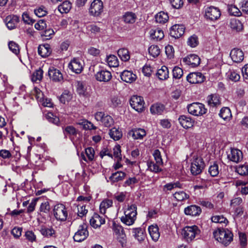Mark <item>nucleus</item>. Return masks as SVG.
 <instances>
[{
    "mask_svg": "<svg viewBox=\"0 0 248 248\" xmlns=\"http://www.w3.org/2000/svg\"><path fill=\"white\" fill-rule=\"evenodd\" d=\"M182 62L189 67L194 68L200 64L201 60L199 57L194 54L188 55L182 59Z\"/></svg>",
    "mask_w": 248,
    "mask_h": 248,
    "instance_id": "nucleus-8",
    "label": "nucleus"
},
{
    "mask_svg": "<svg viewBox=\"0 0 248 248\" xmlns=\"http://www.w3.org/2000/svg\"><path fill=\"white\" fill-rule=\"evenodd\" d=\"M19 21V19L18 16L15 15L8 16L4 19L6 26L9 30L15 29Z\"/></svg>",
    "mask_w": 248,
    "mask_h": 248,
    "instance_id": "nucleus-20",
    "label": "nucleus"
},
{
    "mask_svg": "<svg viewBox=\"0 0 248 248\" xmlns=\"http://www.w3.org/2000/svg\"><path fill=\"white\" fill-rule=\"evenodd\" d=\"M208 172L212 177L217 176L219 173V170L218 165L214 163L213 165H211L208 169Z\"/></svg>",
    "mask_w": 248,
    "mask_h": 248,
    "instance_id": "nucleus-55",
    "label": "nucleus"
},
{
    "mask_svg": "<svg viewBox=\"0 0 248 248\" xmlns=\"http://www.w3.org/2000/svg\"><path fill=\"white\" fill-rule=\"evenodd\" d=\"M205 76L201 72H192L186 76V80L191 84H198L203 82Z\"/></svg>",
    "mask_w": 248,
    "mask_h": 248,
    "instance_id": "nucleus-12",
    "label": "nucleus"
},
{
    "mask_svg": "<svg viewBox=\"0 0 248 248\" xmlns=\"http://www.w3.org/2000/svg\"><path fill=\"white\" fill-rule=\"evenodd\" d=\"M160 165H162V164H158L156 162L155 163L153 161H149L147 163L148 169L155 173H158L162 171V169L160 167Z\"/></svg>",
    "mask_w": 248,
    "mask_h": 248,
    "instance_id": "nucleus-45",
    "label": "nucleus"
},
{
    "mask_svg": "<svg viewBox=\"0 0 248 248\" xmlns=\"http://www.w3.org/2000/svg\"><path fill=\"white\" fill-rule=\"evenodd\" d=\"M109 134L110 137L114 140H118L122 137V132L119 128L113 127L109 130Z\"/></svg>",
    "mask_w": 248,
    "mask_h": 248,
    "instance_id": "nucleus-38",
    "label": "nucleus"
},
{
    "mask_svg": "<svg viewBox=\"0 0 248 248\" xmlns=\"http://www.w3.org/2000/svg\"><path fill=\"white\" fill-rule=\"evenodd\" d=\"M228 10L230 14L232 16H239L241 15V11L235 5H231L229 6Z\"/></svg>",
    "mask_w": 248,
    "mask_h": 248,
    "instance_id": "nucleus-54",
    "label": "nucleus"
},
{
    "mask_svg": "<svg viewBox=\"0 0 248 248\" xmlns=\"http://www.w3.org/2000/svg\"><path fill=\"white\" fill-rule=\"evenodd\" d=\"M132 232L134 237L139 241L141 242L144 240L145 234L144 233V230L140 228L133 229Z\"/></svg>",
    "mask_w": 248,
    "mask_h": 248,
    "instance_id": "nucleus-37",
    "label": "nucleus"
},
{
    "mask_svg": "<svg viewBox=\"0 0 248 248\" xmlns=\"http://www.w3.org/2000/svg\"><path fill=\"white\" fill-rule=\"evenodd\" d=\"M128 134L134 140H141L146 135V132L142 128L134 129L130 131Z\"/></svg>",
    "mask_w": 248,
    "mask_h": 248,
    "instance_id": "nucleus-24",
    "label": "nucleus"
},
{
    "mask_svg": "<svg viewBox=\"0 0 248 248\" xmlns=\"http://www.w3.org/2000/svg\"><path fill=\"white\" fill-rule=\"evenodd\" d=\"M10 50L14 54L17 55L19 52V48L18 45L13 41H10L8 44Z\"/></svg>",
    "mask_w": 248,
    "mask_h": 248,
    "instance_id": "nucleus-61",
    "label": "nucleus"
},
{
    "mask_svg": "<svg viewBox=\"0 0 248 248\" xmlns=\"http://www.w3.org/2000/svg\"><path fill=\"white\" fill-rule=\"evenodd\" d=\"M63 132L65 137L68 136L69 137L71 136H76L77 134V130L72 125L62 127Z\"/></svg>",
    "mask_w": 248,
    "mask_h": 248,
    "instance_id": "nucleus-36",
    "label": "nucleus"
},
{
    "mask_svg": "<svg viewBox=\"0 0 248 248\" xmlns=\"http://www.w3.org/2000/svg\"><path fill=\"white\" fill-rule=\"evenodd\" d=\"M68 67L75 73H80L83 70L82 61L78 58H74L69 63Z\"/></svg>",
    "mask_w": 248,
    "mask_h": 248,
    "instance_id": "nucleus-13",
    "label": "nucleus"
},
{
    "mask_svg": "<svg viewBox=\"0 0 248 248\" xmlns=\"http://www.w3.org/2000/svg\"><path fill=\"white\" fill-rule=\"evenodd\" d=\"M150 36L152 39L158 41L163 38L164 34L161 29L156 28L150 31Z\"/></svg>",
    "mask_w": 248,
    "mask_h": 248,
    "instance_id": "nucleus-34",
    "label": "nucleus"
},
{
    "mask_svg": "<svg viewBox=\"0 0 248 248\" xmlns=\"http://www.w3.org/2000/svg\"><path fill=\"white\" fill-rule=\"evenodd\" d=\"M178 121L180 124L186 129L191 128L194 124V121L190 117L186 115H181Z\"/></svg>",
    "mask_w": 248,
    "mask_h": 248,
    "instance_id": "nucleus-22",
    "label": "nucleus"
},
{
    "mask_svg": "<svg viewBox=\"0 0 248 248\" xmlns=\"http://www.w3.org/2000/svg\"><path fill=\"white\" fill-rule=\"evenodd\" d=\"M173 196L178 201H183L189 198V195L183 191L176 192Z\"/></svg>",
    "mask_w": 248,
    "mask_h": 248,
    "instance_id": "nucleus-50",
    "label": "nucleus"
},
{
    "mask_svg": "<svg viewBox=\"0 0 248 248\" xmlns=\"http://www.w3.org/2000/svg\"><path fill=\"white\" fill-rule=\"evenodd\" d=\"M97 80L103 82H108L110 80L112 76L111 73L107 70H101L95 74Z\"/></svg>",
    "mask_w": 248,
    "mask_h": 248,
    "instance_id": "nucleus-21",
    "label": "nucleus"
},
{
    "mask_svg": "<svg viewBox=\"0 0 248 248\" xmlns=\"http://www.w3.org/2000/svg\"><path fill=\"white\" fill-rule=\"evenodd\" d=\"M165 52L168 58L171 59L173 58L174 54V49L173 47L168 45L165 47Z\"/></svg>",
    "mask_w": 248,
    "mask_h": 248,
    "instance_id": "nucleus-63",
    "label": "nucleus"
},
{
    "mask_svg": "<svg viewBox=\"0 0 248 248\" xmlns=\"http://www.w3.org/2000/svg\"><path fill=\"white\" fill-rule=\"evenodd\" d=\"M113 201L112 200L105 199L100 204L99 210L100 213L104 216L106 213L107 209L112 206Z\"/></svg>",
    "mask_w": 248,
    "mask_h": 248,
    "instance_id": "nucleus-30",
    "label": "nucleus"
},
{
    "mask_svg": "<svg viewBox=\"0 0 248 248\" xmlns=\"http://www.w3.org/2000/svg\"><path fill=\"white\" fill-rule=\"evenodd\" d=\"M230 27L236 31H239L243 29V25L242 23L237 19H233L231 20Z\"/></svg>",
    "mask_w": 248,
    "mask_h": 248,
    "instance_id": "nucleus-44",
    "label": "nucleus"
},
{
    "mask_svg": "<svg viewBox=\"0 0 248 248\" xmlns=\"http://www.w3.org/2000/svg\"><path fill=\"white\" fill-rule=\"evenodd\" d=\"M71 7L72 4L69 1H65L58 6V9L61 13H67Z\"/></svg>",
    "mask_w": 248,
    "mask_h": 248,
    "instance_id": "nucleus-39",
    "label": "nucleus"
},
{
    "mask_svg": "<svg viewBox=\"0 0 248 248\" xmlns=\"http://www.w3.org/2000/svg\"><path fill=\"white\" fill-rule=\"evenodd\" d=\"M48 74L50 78L55 82L61 81L63 79L61 71L53 67L49 68Z\"/></svg>",
    "mask_w": 248,
    "mask_h": 248,
    "instance_id": "nucleus-18",
    "label": "nucleus"
},
{
    "mask_svg": "<svg viewBox=\"0 0 248 248\" xmlns=\"http://www.w3.org/2000/svg\"><path fill=\"white\" fill-rule=\"evenodd\" d=\"M230 55L233 62L236 63L242 62L244 58L243 52L242 50L237 48L232 49L230 52Z\"/></svg>",
    "mask_w": 248,
    "mask_h": 248,
    "instance_id": "nucleus-17",
    "label": "nucleus"
},
{
    "mask_svg": "<svg viewBox=\"0 0 248 248\" xmlns=\"http://www.w3.org/2000/svg\"><path fill=\"white\" fill-rule=\"evenodd\" d=\"M213 234L217 241L226 247L233 240V235L228 229L218 228L214 232Z\"/></svg>",
    "mask_w": 248,
    "mask_h": 248,
    "instance_id": "nucleus-1",
    "label": "nucleus"
},
{
    "mask_svg": "<svg viewBox=\"0 0 248 248\" xmlns=\"http://www.w3.org/2000/svg\"><path fill=\"white\" fill-rule=\"evenodd\" d=\"M89 235L86 224L80 225L78 231L75 233L73 239L75 241L80 242L85 240Z\"/></svg>",
    "mask_w": 248,
    "mask_h": 248,
    "instance_id": "nucleus-10",
    "label": "nucleus"
},
{
    "mask_svg": "<svg viewBox=\"0 0 248 248\" xmlns=\"http://www.w3.org/2000/svg\"><path fill=\"white\" fill-rule=\"evenodd\" d=\"M227 157L230 160L238 163L242 159V152L238 149L231 148L227 152Z\"/></svg>",
    "mask_w": 248,
    "mask_h": 248,
    "instance_id": "nucleus-14",
    "label": "nucleus"
},
{
    "mask_svg": "<svg viewBox=\"0 0 248 248\" xmlns=\"http://www.w3.org/2000/svg\"><path fill=\"white\" fill-rule=\"evenodd\" d=\"M95 152L93 148L88 147L85 149V154L87 157L84 155L81 154V157L83 160L86 162L92 161L94 157Z\"/></svg>",
    "mask_w": 248,
    "mask_h": 248,
    "instance_id": "nucleus-33",
    "label": "nucleus"
},
{
    "mask_svg": "<svg viewBox=\"0 0 248 248\" xmlns=\"http://www.w3.org/2000/svg\"><path fill=\"white\" fill-rule=\"evenodd\" d=\"M78 124L82 125L83 128L85 130H92L97 128L93 123L86 120H83L81 122L79 123Z\"/></svg>",
    "mask_w": 248,
    "mask_h": 248,
    "instance_id": "nucleus-49",
    "label": "nucleus"
},
{
    "mask_svg": "<svg viewBox=\"0 0 248 248\" xmlns=\"http://www.w3.org/2000/svg\"><path fill=\"white\" fill-rule=\"evenodd\" d=\"M121 78L122 80L127 83H132L135 81L137 76L132 71L124 70L121 74Z\"/></svg>",
    "mask_w": 248,
    "mask_h": 248,
    "instance_id": "nucleus-23",
    "label": "nucleus"
},
{
    "mask_svg": "<svg viewBox=\"0 0 248 248\" xmlns=\"http://www.w3.org/2000/svg\"><path fill=\"white\" fill-rule=\"evenodd\" d=\"M54 216L57 220L65 221L67 217L68 213L65 206L59 203L54 206L53 209Z\"/></svg>",
    "mask_w": 248,
    "mask_h": 248,
    "instance_id": "nucleus-5",
    "label": "nucleus"
},
{
    "mask_svg": "<svg viewBox=\"0 0 248 248\" xmlns=\"http://www.w3.org/2000/svg\"><path fill=\"white\" fill-rule=\"evenodd\" d=\"M155 21L159 23H165L168 19V14L164 12H160L157 14L155 16Z\"/></svg>",
    "mask_w": 248,
    "mask_h": 248,
    "instance_id": "nucleus-43",
    "label": "nucleus"
},
{
    "mask_svg": "<svg viewBox=\"0 0 248 248\" xmlns=\"http://www.w3.org/2000/svg\"><path fill=\"white\" fill-rule=\"evenodd\" d=\"M137 205L135 204L128 205L127 208L124 212V214L130 215L133 217H136L137 215Z\"/></svg>",
    "mask_w": 248,
    "mask_h": 248,
    "instance_id": "nucleus-42",
    "label": "nucleus"
},
{
    "mask_svg": "<svg viewBox=\"0 0 248 248\" xmlns=\"http://www.w3.org/2000/svg\"><path fill=\"white\" fill-rule=\"evenodd\" d=\"M184 212L186 215L197 217L201 214L202 209L200 206L196 205H191L185 208Z\"/></svg>",
    "mask_w": 248,
    "mask_h": 248,
    "instance_id": "nucleus-19",
    "label": "nucleus"
},
{
    "mask_svg": "<svg viewBox=\"0 0 248 248\" xmlns=\"http://www.w3.org/2000/svg\"><path fill=\"white\" fill-rule=\"evenodd\" d=\"M156 76L160 80H166L169 76V72L168 67L166 66H162L161 68L157 70L156 74Z\"/></svg>",
    "mask_w": 248,
    "mask_h": 248,
    "instance_id": "nucleus-31",
    "label": "nucleus"
},
{
    "mask_svg": "<svg viewBox=\"0 0 248 248\" xmlns=\"http://www.w3.org/2000/svg\"><path fill=\"white\" fill-rule=\"evenodd\" d=\"M113 150V154L112 156H113L117 160L121 161L122 160L121 146L119 145H116Z\"/></svg>",
    "mask_w": 248,
    "mask_h": 248,
    "instance_id": "nucleus-58",
    "label": "nucleus"
},
{
    "mask_svg": "<svg viewBox=\"0 0 248 248\" xmlns=\"http://www.w3.org/2000/svg\"><path fill=\"white\" fill-rule=\"evenodd\" d=\"M38 53L42 57H48L51 53L50 45L48 44L39 45L38 47Z\"/></svg>",
    "mask_w": 248,
    "mask_h": 248,
    "instance_id": "nucleus-27",
    "label": "nucleus"
},
{
    "mask_svg": "<svg viewBox=\"0 0 248 248\" xmlns=\"http://www.w3.org/2000/svg\"><path fill=\"white\" fill-rule=\"evenodd\" d=\"M188 112L194 116H202L207 112L204 104L199 102H194L187 106Z\"/></svg>",
    "mask_w": 248,
    "mask_h": 248,
    "instance_id": "nucleus-3",
    "label": "nucleus"
},
{
    "mask_svg": "<svg viewBox=\"0 0 248 248\" xmlns=\"http://www.w3.org/2000/svg\"><path fill=\"white\" fill-rule=\"evenodd\" d=\"M41 234L47 238L55 237L56 232L52 227L42 226L40 230Z\"/></svg>",
    "mask_w": 248,
    "mask_h": 248,
    "instance_id": "nucleus-26",
    "label": "nucleus"
},
{
    "mask_svg": "<svg viewBox=\"0 0 248 248\" xmlns=\"http://www.w3.org/2000/svg\"><path fill=\"white\" fill-rule=\"evenodd\" d=\"M149 54L154 58L157 57L160 53V50L159 47L156 45H152L148 48Z\"/></svg>",
    "mask_w": 248,
    "mask_h": 248,
    "instance_id": "nucleus-51",
    "label": "nucleus"
},
{
    "mask_svg": "<svg viewBox=\"0 0 248 248\" xmlns=\"http://www.w3.org/2000/svg\"><path fill=\"white\" fill-rule=\"evenodd\" d=\"M87 30L93 34L100 32L101 28L95 24H91L86 26Z\"/></svg>",
    "mask_w": 248,
    "mask_h": 248,
    "instance_id": "nucleus-59",
    "label": "nucleus"
},
{
    "mask_svg": "<svg viewBox=\"0 0 248 248\" xmlns=\"http://www.w3.org/2000/svg\"><path fill=\"white\" fill-rule=\"evenodd\" d=\"M130 104L133 108L139 112H141L144 110V102L141 96H132L130 100Z\"/></svg>",
    "mask_w": 248,
    "mask_h": 248,
    "instance_id": "nucleus-7",
    "label": "nucleus"
},
{
    "mask_svg": "<svg viewBox=\"0 0 248 248\" xmlns=\"http://www.w3.org/2000/svg\"><path fill=\"white\" fill-rule=\"evenodd\" d=\"M94 117L96 120L101 121L106 127H109L113 124L112 118L108 115H105L104 112H97L95 114Z\"/></svg>",
    "mask_w": 248,
    "mask_h": 248,
    "instance_id": "nucleus-9",
    "label": "nucleus"
},
{
    "mask_svg": "<svg viewBox=\"0 0 248 248\" xmlns=\"http://www.w3.org/2000/svg\"><path fill=\"white\" fill-rule=\"evenodd\" d=\"M126 176V173L123 171H117L112 173L109 177V180L111 184H114L123 180Z\"/></svg>",
    "mask_w": 248,
    "mask_h": 248,
    "instance_id": "nucleus-28",
    "label": "nucleus"
},
{
    "mask_svg": "<svg viewBox=\"0 0 248 248\" xmlns=\"http://www.w3.org/2000/svg\"><path fill=\"white\" fill-rule=\"evenodd\" d=\"M148 231L153 240L157 241L160 237L158 226L156 225H151L148 227Z\"/></svg>",
    "mask_w": 248,
    "mask_h": 248,
    "instance_id": "nucleus-29",
    "label": "nucleus"
},
{
    "mask_svg": "<svg viewBox=\"0 0 248 248\" xmlns=\"http://www.w3.org/2000/svg\"><path fill=\"white\" fill-rule=\"evenodd\" d=\"M106 62L109 67H117L119 65V61L117 57L114 55H110L106 58Z\"/></svg>",
    "mask_w": 248,
    "mask_h": 248,
    "instance_id": "nucleus-40",
    "label": "nucleus"
},
{
    "mask_svg": "<svg viewBox=\"0 0 248 248\" xmlns=\"http://www.w3.org/2000/svg\"><path fill=\"white\" fill-rule=\"evenodd\" d=\"M121 104L122 100L119 96H113L110 97L109 104L111 107L113 108L119 107Z\"/></svg>",
    "mask_w": 248,
    "mask_h": 248,
    "instance_id": "nucleus-52",
    "label": "nucleus"
},
{
    "mask_svg": "<svg viewBox=\"0 0 248 248\" xmlns=\"http://www.w3.org/2000/svg\"><path fill=\"white\" fill-rule=\"evenodd\" d=\"M136 19L137 16L135 14L131 12H126L123 16V20L126 24H133Z\"/></svg>",
    "mask_w": 248,
    "mask_h": 248,
    "instance_id": "nucleus-32",
    "label": "nucleus"
},
{
    "mask_svg": "<svg viewBox=\"0 0 248 248\" xmlns=\"http://www.w3.org/2000/svg\"><path fill=\"white\" fill-rule=\"evenodd\" d=\"M71 95L69 93L65 91L60 96V101L63 104L69 102L71 99Z\"/></svg>",
    "mask_w": 248,
    "mask_h": 248,
    "instance_id": "nucleus-62",
    "label": "nucleus"
},
{
    "mask_svg": "<svg viewBox=\"0 0 248 248\" xmlns=\"http://www.w3.org/2000/svg\"><path fill=\"white\" fill-rule=\"evenodd\" d=\"M201 230L196 225L185 227L182 231V235L187 242H191L197 237L200 236Z\"/></svg>",
    "mask_w": 248,
    "mask_h": 248,
    "instance_id": "nucleus-2",
    "label": "nucleus"
},
{
    "mask_svg": "<svg viewBox=\"0 0 248 248\" xmlns=\"http://www.w3.org/2000/svg\"><path fill=\"white\" fill-rule=\"evenodd\" d=\"M165 109V106L161 104H155L150 108L151 112L153 114H161Z\"/></svg>",
    "mask_w": 248,
    "mask_h": 248,
    "instance_id": "nucleus-35",
    "label": "nucleus"
},
{
    "mask_svg": "<svg viewBox=\"0 0 248 248\" xmlns=\"http://www.w3.org/2000/svg\"><path fill=\"white\" fill-rule=\"evenodd\" d=\"M118 55L122 61H128L130 59L128 50L126 48H121L118 50Z\"/></svg>",
    "mask_w": 248,
    "mask_h": 248,
    "instance_id": "nucleus-41",
    "label": "nucleus"
},
{
    "mask_svg": "<svg viewBox=\"0 0 248 248\" xmlns=\"http://www.w3.org/2000/svg\"><path fill=\"white\" fill-rule=\"evenodd\" d=\"M227 74L228 78L233 81L236 82L240 79L239 74L234 70H230Z\"/></svg>",
    "mask_w": 248,
    "mask_h": 248,
    "instance_id": "nucleus-53",
    "label": "nucleus"
},
{
    "mask_svg": "<svg viewBox=\"0 0 248 248\" xmlns=\"http://www.w3.org/2000/svg\"><path fill=\"white\" fill-rule=\"evenodd\" d=\"M103 9L102 1L100 0H94L91 4L89 13L93 16H97L103 12Z\"/></svg>",
    "mask_w": 248,
    "mask_h": 248,
    "instance_id": "nucleus-11",
    "label": "nucleus"
},
{
    "mask_svg": "<svg viewBox=\"0 0 248 248\" xmlns=\"http://www.w3.org/2000/svg\"><path fill=\"white\" fill-rule=\"evenodd\" d=\"M185 29L184 25L175 24L171 27L170 34L171 37L178 38L184 33Z\"/></svg>",
    "mask_w": 248,
    "mask_h": 248,
    "instance_id": "nucleus-15",
    "label": "nucleus"
},
{
    "mask_svg": "<svg viewBox=\"0 0 248 248\" xmlns=\"http://www.w3.org/2000/svg\"><path fill=\"white\" fill-rule=\"evenodd\" d=\"M173 78L175 79H180L183 75V70L178 66H175L172 70Z\"/></svg>",
    "mask_w": 248,
    "mask_h": 248,
    "instance_id": "nucleus-57",
    "label": "nucleus"
},
{
    "mask_svg": "<svg viewBox=\"0 0 248 248\" xmlns=\"http://www.w3.org/2000/svg\"><path fill=\"white\" fill-rule=\"evenodd\" d=\"M105 217L106 216H100L97 213H94L90 220L91 225L94 228L100 227L105 223Z\"/></svg>",
    "mask_w": 248,
    "mask_h": 248,
    "instance_id": "nucleus-16",
    "label": "nucleus"
},
{
    "mask_svg": "<svg viewBox=\"0 0 248 248\" xmlns=\"http://www.w3.org/2000/svg\"><path fill=\"white\" fill-rule=\"evenodd\" d=\"M237 171L241 175H248V165H244L240 166L237 168Z\"/></svg>",
    "mask_w": 248,
    "mask_h": 248,
    "instance_id": "nucleus-64",
    "label": "nucleus"
},
{
    "mask_svg": "<svg viewBox=\"0 0 248 248\" xmlns=\"http://www.w3.org/2000/svg\"><path fill=\"white\" fill-rule=\"evenodd\" d=\"M199 43L198 37L196 35L190 36L187 40V44L191 47H196Z\"/></svg>",
    "mask_w": 248,
    "mask_h": 248,
    "instance_id": "nucleus-60",
    "label": "nucleus"
},
{
    "mask_svg": "<svg viewBox=\"0 0 248 248\" xmlns=\"http://www.w3.org/2000/svg\"><path fill=\"white\" fill-rule=\"evenodd\" d=\"M219 115L223 119L227 120L231 117L232 114L229 108L224 107L220 109Z\"/></svg>",
    "mask_w": 248,
    "mask_h": 248,
    "instance_id": "nucleus-47",
    "label": "nucleus"
},
{
    "mask_svg": "<svg viewBox=\"0 0 248 248\" xmlns=\"http://www.w3.org/2000/svg\"><path fill=\"white\" fill-rule=\"evenodd\" d=\"M43 75V71L41 68L36 70L32 74L31 77V80L33 82H36L37 81H40Z\"/></svg>",
    "mask_w": 248,
    "mask_h": 248,
    "instance_id": "nucleus-48",
    "label": "nucleus"
},
{
    "mask_svg": "<svg viewBox=\"0 0 248 248\" xmlns=\"http://www.w3.org/2000/svg\"><path fill=\"white\" fill-rule=\"evenodd\" d=\"M208 105L212 108L217 107L221 104L220 98L217 94H212L207 97Z\"/></svg>",
    "mask_w": 248,
    "mask_h": 248,
    "instance_id": "nucleus-25",
    "label": "nucleus"
},
{
    "mask_svg": "<svg viewBox=\"0 0 248 248\" xmlns=\"http://www.w3.org/2000/svg\"><path fill=\"white\" fill-rule=\"evenodd\" d=\"M46 118L50 123L58 125L60 123L59 118L53 115L51 112H48L46 115Z\"/></svg>",
    "mask_w": 248,
    "mask_h": 248,
    "instance_id": "nucleus-56",
    "label": "nucleus"
},
{
    "mask_svg": "<svg viewBox=\"0 0 248 248\" xmlns=\"http://www.w3.org/2000/svg\"><path fill=\"white\" fill-rule=\"evenodd\" d=\"M204 12L205 17L211 21L218 19L221 16V12L219 8L212 6L206 7Z\"/></svg>",
    "mask_w": 248,
    "mask_h": 248,
    "instance_id": "nucleus-6",
    "label": "nucleus"
},
{
    "mask_svg": "<svg viewBox=\"0 0 248 248\" xmlns=\"http://www.w3.org/2000/svg\"><path fill=\"white\" fill-rule=\"evenodd\" d=\"M136 219V217H133L130 215H126L121 217V221L124 224L130 226L132 225Z\"/></svg>",
    "mask_w": 248,
    "mask_h": 248,
    "instance_id": "nucleus-46",
    "label": "nucleus"
},
{
    "mask_svg": "<svg viewBox=\"0 0 248 248\" xmlns=\"http://www.w3.org/2000/svg\"><path fill=\"white\" fill-rule=\"evenodd\" d=\"M204 167V163L201 157L194 156V159L191 164L190 171L192 175L200 174Z\"/></svg>",
    "mask_w": 248,
    "mask_h": 248,
    "instance_id": "nucleus-4",
    "label": "nucleus"
}]
</instances>
